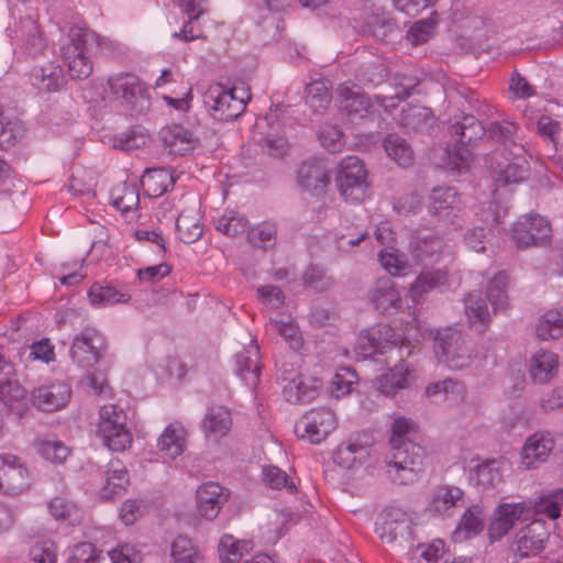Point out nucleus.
Instances as JSON below:
<instances>
[{
    "label": "nucleus",
    "instance_id": "1",
    "mask_svg": "<svg viewBox=\"0 0 563 563\" xmlns=\"http://www.w3.org/2000/svg\"><path fill=\"white\" fill-rule=\"evenodd\" d=\"M415 431V423L404 417L395 419L391 426L393 454L387 463V474L395 484H412L423 471V450L408 438Z\"/></svg>",
    "mask_w": 563,
    "mask_h": 563
},
{
    "label": "nucleus",
    "instance_id": "2",
    "mask_svg": "<svg viewBox=\"0 0 563 563\" xmlns=\"http://www.w3.org/2000/svg\"><path fill=\"white\" fill-rule=\"evenodd\" d=\"M434 340V353L451 369L467 367L474 356V344L465 335L451 328L430 331Z\"/></svg>",
    "mask_w": 563,
    "mask_h": 563
},
{
    "label": "nucleus",
    "instance_id": "3",
    "mask_svg": "<svg viewBox=\"0 0 563 563\" xmlns=\"http://www.w3.org/2000/svg\"><path fill=\"white\" fill-rule=\"evenodd\" d=\"M250 98L249 91L243 88H227L220 82H214L205 92L203 102L216 120L231 121L244 112Z\"/></svg>",
    "mask_w": 563,
    "mask_h": 563
},
{
    "label": "nucleus",
    "instance_id": "4",
    "mask_svg": "<svg viewBox=\"0 0 563 563\" xmlns=\"http://www.w3.org/2000/svg\"><path fill=\"white\" fill-rule=\"evenodd\" d=\"M96 433L103 444L113 452L125 451L133 441L126 427V413L113 404L100 408Z\"/></svg>",
    "mask_w": 563,
    "mask_h": 563
},
{
    "label": "nucleus",
    "instance_id": "5",
    "mask_svg": "<svg viewBox=\"0 0 563 563\" xmlns=\"http://www.w3.org/2000/svg\"><path fill=\"white\" fill-rule=\"evenodd\" d=\"M69 37L70 43L63 47L68 74L73 79H86L92 74L93 65L89 54L98 43V36L87 29H71Z\"/></svg>",
    "mask_w": 563,
    "mask_h": 563
},
{
    "label": "nucleus",
    "instance_id": "6",
    "mask_svg": "<svg viewBox=\"0 0 563 563\" xmlns=\"http://www.w3.org/2000/svg\"><path fill=\"white\" fill-rule=\"evenodd\" d=\"M525 147L514 144V150L505 148L503 153L495 154V165L492 166L490 176L497 186L520 184L530 176V164L525 156Z\"/></svg>",
    "mask_w": 563,
    "mask_h": 563
},
{
    "label": "nucleus",
    "instance_id": "7",
    "mask_svg": "<svg viewBox=\"0 0 563 563\" xmlns=\"http://www.w3.org/2000/svg\"><path fill=\"white\" fill-rule=\"evenodd\" d=\"M335 183L346 201H363L369 187L364 163L357 156L344 157L339 164Z\"/></svg>",
    "mask_w": 563,
    "mask_h": 563
},
{
    "label": "nucleus",
    "instance_id": "8",
    "mask_svg": "<svg viewBox=\"0 0 563 563\" xmlns=\"http://www.w3.org/2000/svg\"><path fill=\"white\" fill-rule=\"evenodd\" d=\"M450 129L455 141L462 146L454 152H449V165L452 169L462 172L467 169L471 163V152L466 146L481 140L485 135L486 129L472 114L463 115L462 120L454 122Z\"/></svg>",
    "mask_w": 563,
    "mask_h": 563
},
{
    "label": "nucleus",
    "instance_id": "9",
    "mask_svg": "<svg viewBox=\"0 0 563 563\" xmlns=\"http://www.w3.org/2000/svg\"><path fill=\"white\" fill-rule=\"evenodd\" d=\"M375 532L385 543L408 544L415 541L413 525L410 516L398 507L385 509L376 521Z\"/></svg>",
    "mask_w": 563,
    "mask_h": 563
},
{
    "label": "nucleus",
    "instance_id": "10",
    "mask_svg": "<svg viewBox=\"0 0 563 563\" xmlns=\"http://www.w3.org/2000/svg\"><path fill=\"white\" fill-rule=\"evenodd\" d=\"M32 475L24 462L11 453H0V490L19 495L30 489Z\"/></svg>",
    "mask_w": 563,
    "mask_h": 563
},
{
    "label": "nucleus",
    "instance_id": "11",
    "mask_svg": "<svg viewBox=\"0 0 563 563\" xmlns=\"http://www.w3.org/2000/svg\"><path fill=\"white\" fill-rule=\"evenodd\" d=\"M551 225L541 216L520 218L512 228L511 238L518 249L544 244L551 238Z\"/></svg>",
    "mask_w": 563,
    "mask_h": 563
},
{
    "label": "nucleus",
    "instance_id": "12",
    "mask_svg": "<svg viewBox=\"0 0 563 563\" xmlns=\"http://www.w3.org/2000/svg\"><path fill=\"white\" fill-rule=\"evenodd\" d=\"M336 428V418L328 408L312 409L297 423L296 432L311 443H320Z\"/></svg>",
    "mask_w": 563,
    "mask_h": 563
},
{
    "label": "nucleus",
    "instance_id": "13",
    "mask_svg": "<svg viewBox=\"0 0 563 563\" xmlns=\"http://www.w3.org/2000/svg\"><path fill=\"white\" fill-rule=\"evenodd\" d=\"M104 345V338L98 330L85 328L73 341L71 358L81 367H92L99 362Z\"/></svg>",
    "mask_w": 563,
    "mask_h": 563
},
{
    "label": "nucleus",
    "instance_id": "14",
    "mask_svg": "<svg viewBox=\"0 0 563 563\" xmlns=\"http://www.w3.org/2000/svg\"><path fill=\"white\" fill-rule=\"evenodd\" d=\"M372 439L367 434H357L340 443L332 453L333 463L344 470L363 465L371 455Z\"/></svg>",
    "mask_w": 563,
    "mask_h": 563
},
{
    "label": "nucleus",
    "instance_id": "15",
    "mask_svg": "<svg viewBox=\"0 0 563 563\" xmlns=\"http://www.w3.org/2000/svg\"><path fill=\"white\" fill-rule=\"evenodd\" d=\"M299 187L313 195L325 191L331 177L327 164L322 159H308L300 164L296 173Z\"/></svg>",
    "mask_w": 563,
    "mask_h": 563
},
{
    "label": "nucleus",
    "instance_id": "16",
    "mask_svg": "<svg viewBox=\"0 0 563 563\" xmlns=\"http://www.w3.org/2000/svg\"><path fill=\"white\" fill-rule=\"evenodd\" d=\"M107 85L110 93L117 100L134 103L147 95L146 84L133 73H118L111 75Z\"/></svg>",
    "mask_w": 563,
    "mask_h": 563
},
{
    "label": "nucleus",
    "instance_id": "17",
    "mask_svg": "<svg viewBox=\"0 0 563 563\" xmlns=\"http://www.w3.org/2000/svg\"><path fill=\"white\" fill-rule=\"evenodd\" d=\"M283 394L289 402H309L318 396L319 382L300 373L285 372L282 377Z\"/></svg>",
    "mask_w": 563,
    "mask_h": 563
},
{
    "label": "nucleus",
    "instance_id": "18",
    "mask_svg": "<svg viewBox=\"0 0 563 563\" xmlns=\"http://www.w3.org/2000/svg\"><path fill=\"white\" fill-rule=\"evenodd\" d=\"M532 510L525 503L500 505L495 519L489 526V536L493 539H500L506 536L521 520H528Z\"/></svg>",
    "mask_w": 563,
    "mask_h": 563
},
{
    "label": "nucleus",
    "instance_id": "19",
    "mask_svg": "<svg viewBox=\"0 0 563 563\" xmlns=\"http://www.w3.org/2000/svg\"><path fill=\"white\" fill-rule=\"evenodd\" d=\"M229 490L214 482L205 483L197 489V509L201 517L212 520L229 500Z\"/></svg>",
    "mask_w": 563,
    "mask_h": 563
},
{
    "label": "nucleus",
    "instance_id": "20",
    "mask_svg": "<svg viewBox=\"0 0 563 563\" xmlns=\"http://www.w3.org/2000/svg\"><path fill=\"white\" fill-rule=\"evenodd\" d=\"M549 539L545 522L533 520L522 528L516 539V553L522 559L539 554Z\"/></svg>",
    "mask_w": 563,
    "mask_h": 563
},
{
    "label": "nucleus",
    "instance_id": "21",
    "mask_svg": "<svg viewBox=\"0 0 563 563\" xmlns=\"http://www.w3.org/2000/svg\"><path fill=\"white\" fill-rule=\"evenodd\" d=\"M71 396L70 386L63 382L40 386L32 391V404L43 411H56L66 406Z\"/></svg>",
    "mask_w": 563,
    "mask_h": 563
},
{
    "label": "nucleus",
    "instance_id": "22",
    "mask_svg": "<svg viewBox=\"0 0 563 563\" xmlns=\"http://www.w3.org/2000/svg\"><path fill=\"white\" fill-rule=\"evenodd\" d=\"M554 448V440L549 432L538 431L531 434L521 450V464L526 468H534L548 460Z\"/></svg>",
    "mask_w": 563,
    "mask_h": 563
},
{
    "label": "nucleus",
    "instance_id": "23",
    "mask_svg": "<svg viewBox=\"0 0 563 563\" xmlns=\"http://www.w3.org/2000/svg\"><path fill=\"white\" fill-rule=\"evenodd\" d=\"M449 285V272L445 268H424L417 276L409 288V296L413 302L421 301L433 290L442 291Z\"/></svg>",
    "mask_w": 563,
    "mask_h": 563
},
{
    "label": "nucleus",
    "instance_id": "24",
    "mask_svg": "<svg viewBox=\"0 0 563 563\" xmlns=\"http://www.w3.org/2000/svg\"><path fill=\"white\" fill-rule=\"evenodd\" d=\"M336 93L340 107L349 115L364 118L369 113L371 100L356 85L349 81L340 84Z\"/></svg>",
    "mask_w": 563,
    "mask_h": 563
},
{
    "label": "nucleus",
    "instance_id": "25",
    "mask_svg": "<svg viewBox=\"0 0 563 563\" xmlns=\"http://www.w3.org/2000/svg\"><path fill=\"white\" fill-rule=\"evenodd\" d=\"M559 364L560 361L556 353L540 349L529 360V375L534 383L545 384L556 376Z\"/></svg>",
    "mask_w": 563,
    "mask_h": 563
},
{
    "label": "nucleus",
    "instance_id": "26",
    "mask_svg": "<svg viewBox=\"0 0 563 563\" xmlns=\"http://www.w3.org/2000/svg\"><path fill=\"white\" fill-rule=\"evenodd\" d=\"M159 135L164 146L173 155L184 156L190 153L197 142L194 133L179 124L163 128Z\"/></svg>",
    "mask_w": 563,
    "mask_h": 563
},
{
    "label": "nucleus",
    "instance_id": "27",
    "mask_svg": "<svg viewBox=\"0 0 563 563\" xmlns=\"http://www.w3.org/2000/svg\"><path fill=\"white\" fill-rule=\"evenodd\" d=\"M31 82L38 91L55 92L65 86L66 79L59 64L47 62L32 69Z\"/></svg>",
    "mask_w": 563,
    "mask_h": 563
},
{
    "label": "nucleus",
    "instance_id": "28",
    "mask_svg": "<svg viewBox=\"0 0 563 563\" xmlns=\"http://www.w3.org/2000/svg\"><path fill=\"white\" fill-rule=\"evenodd\" d=\"M413 371L405 363L396 364L375 380L377 390L385 396H395L399 390L410 386Z\"/></svg>",
    "mask_w": 563,
    "mask_h": 563
},
{
    "label": "nucleus",
    "instance_id": "29",
    "mask_svg": "<svg viewBox=\"0 0 563 563\" xmlns=\"http://www.w3.org/2000/svg\"><path fill=\"white\" fill-rule=\"evenodd\" d=\"M232 427V416L224 406H214L207 410L201 429L208 439L219 440L228 434Z\"/></svg>",
    "mask_w": 563,
    "mask_h": 563
},
{
    "label": "nucleus",
    "instance_id": "30",
    "mask_svg": "<svg viewBox=\"0 0 563 563\" xmlns=\"http://www.w3.org/2000/svg\"><path fill=\"white\" fill-rule=\"evenodd\" d=\"M409 251L419 264L428 265L441 258L444 243L435 235L415 236L410 241Z\"/></svg>",
    "mask_w": 563,
    "mask_h": 563
},
{
    "label": "nucleus",
    "instance_id": "31",
    "mask_svg": "<svg viewBox=\"0 0 563 563\" xmlns=\"http://www.w3.org/2000/svg\"><path fill=\"white\" fill-rule=\"evenodd\" d=\"M371 300L376 310L386 314H394L401 307L400 294L390 279H379L376 283Z\"/></svg>",
    "mask_w": 563,
    "mask_h": 563
},
{
    "label": "nucleus",
    "instance_id": "32",
    "mask_svg": "<svg viewBox=\"0 0 563 563\" xmlns=\"http://www.w3.org/2000/svg\"><path fill=\"white\" fill-rule=\"evenodd\" d=\"M15 38L30 55H36L46 47V40L37 21L30 16L20 20L15 30Z\"/></svg>",
    "mask_w": 563,
    "mask_h": 563
},
{
    "label": "nucleus",
    "instance_id": "33",
    "mask_svg": "<svg viewBox=\"0 0 563 563\" xmlns=\"http://www.w3.org/2000/svg\"><path fill=\"white\" fill-rule=\"evenodd\" d=\"M410 563H448L450 551L441 539H433L428 543H419L407 553Z\"/></svg>",
    "mask_w": 563,
    "mask_h": 563
},
{
    "label": "nucleus",
    "instance_id": "34",
    "mask_svg": "<svg viewBox=\"0 0 563 563\" xmlns=\"http://www.w3.org/2000/svg\"><path fill=\"white\" fill-rule=\"evenodd\" d=\"M129 483V473L120 462H110L106 472V483L100 490V495L103 499H112L122 495Z\"/></svg>",
    "mask_w": 563,
    "mask_h": 563
},
{
    "label": "nucleus",
    "instance_id": "35",
    "mask_svg": "<svg viewBox=\"0 0 563 563\" xmlns=\"http://www.w3.org/2000/svg\"><path fill=\"white\" fill-rule=\"evenodd\" d=\"M236 373L249 385L255 386L261 374L260 350L252 346L239 353L235 357Z\"/></svg>",
    "mask_w": 563,
    "mask_h": 563
},
{
    "label": "nucleus",
    "instance_id": "36",
    "mask_svg": "<svg viewBox=\"0 0 563 563\" xmlns=\"http://www.w3.org/2000/svg\"><path fill=\"white\" fill-rule=\"evenodd\" d=\"M391 330L387 327L372 328L363 331L357 338V349L364 356L383 354L389 345L387 340Z\"/></svg>",
    "mask_w": 563,
    "mask_h": 563
},
{
    "label": "nucleus",
    "instance_id": "37",
    "mask_svg": "<svg viewBox=\"0 0 563 563\" xmlns=\"http://www.w3.org/2000/svg\"><path fill=\"white\" fill-rule=\"evenodd\" d=\"M141 184L150 197H159L174 186L175 177L169 169L151 168L142 176Z\"/></svg>",
    "mask_w": 563,
    "mask_h": 563
},
{
    "label": "nucleus",
    "instance_id": "38",
    "mask_svg": "<svg viewBox=\"0 0 563 563\" xmlns=\"http://www.w3.org/2000/svg\"><path fill=\"white\" fill-rule=\"evenodd\" d=\"M158 449L166 456L175 459L180 455L186 445V430L180 423H170L158 439Z\"/></svg>",
    "mask_w": 563,
    "mask_h": 563
},
{
    "label": "nucleus",
    "instance_id": "39",
    "mask_svg": "<svg viewBox=\"0 0 563 563\" xmlns=\"http://www.w3.org/2000/svg\"><path fill=\"white\" fill-rule=\"evenodd\" d=\"M110 200L112 206L122 213L136 210L140 203L137 185L126 181L115 185L111 189Z\"/></svg>",
    "mask_w": 563,
    "mask_h": 563
},
{
    "label": "nucleus",
    "instance_id": "40",
    "mask_svg": "<svg viewBox=\"0 0 563 563\" xmlns=\"http://www.w3.org/2000/svg\"><path fill=\"white\" fill-rule=\"evenodd\" d=\"M332 101L331 84L325 79H317L306 87V103L314 113H323Z\"/></svg>",
    "mask_w": 563,
    "mask_h": 563
},
{
    "label": "nucleus",
    "instance_id": "41",
    "mask_svg": "<svg viewBox=\"0 0 563 563\" xmlns=\"http://www.w3.org/2000/svg\"><path fill=\"white\" fill-rule=\"evenodd\" d=\"M463 496L464 493L456 486H438L431 495L430 508L437 514H446L462 504Z\"/></svg>",
    "mask_w": 563,
    "mask_h": 563
},
{
    "label": "nucleus",
    "instance_id": "42",
    "mask_svg": "<svg viewBox=\"0 0 563 563\" xmlns=\"http://www.w3.org/2000/svg\"><path fill=\"white\" fill-rule=\"evenodd\" d=\"M0 399L19 415L26 409L29 400L25 388L18 380L12 379L0 383Z\"/></svg>",
    "mask_w": 563,
    "mask_h": 563
},
{
    "label": "nucleus",
    "instance_id": "43",
    "mask_svg": "<svg viewBox=\"0 0 563 563\" xmlns=\"http://www.w3.org/2000/svg\"><path fill=\"white\" fill-rule=\"evenodd\" d=\"M176 230L185 243L198 241L203 233V225L200 222L198 212L183 211L176 220Z\"/></svg>",
    "mask_w": 563,
    "mask_h": 563
},
{
    "label": "nucleus",
    "instance_id": "44",
    "mask_svg": "<svg viewBox=\"0 0 563 563\" xmlns=\"http://www.w3.org/2000/svg\"><path fill=\"white\" fill-rule=\"evenodd\" d=\"M88 297L91 305L96 307L115 305L130 300V295L122 292L110 285H102L99 283L91 285L88 291Z\"/></svg>",
    "mask_w": 563,
    "mask_h": 563
},
{
    "label": "nucleus",
    "instance_id": "45",
    "mask_svg": "<svg viewBox=\"0 0 563 563\" xmlns=\"http://www.w3.org/2000/svg\"><path fill=\"white\" fill-rule=\"evenodd\" d=\"M249 227L247 218L238 210H227L216 220L217 230L231 238L247 232Z\"/></svg>",
    "mask_w": 563,
    "mask_h": 563
},
{
    "label": "nucleus",
    "instance_id": "46",
    "mask_svg": "<svg viewBox=\"0 0 563 563\" xmlns=\"http://www.w3.org/2000/svg\"><path fill=\"white\" fill-rule=\"evenodd\" d=\"M387 155L401 167H408L413 163V152L409 144L397 134H389L384 141Z\"/></svg>",
    "mask_w": 563,
    "mask_h": 563
},
{
    "label": "nucleus",
    "instance_id": "47",
    "mask_svg": "<svg viewBox=\"0 0 563 563\" xmlns=\"http://www.w3.org/2000/svg\"><path fill=\"white\" fill-rule=\"evenodd\" d=\"M430 201L433 212L438 214H448L449 210H459L461 205L457 191L453 187L433 188Z\"/></svg>",
    "mask_w": 563,
    "mask_h": 563
},
{
    "label": "nucleus",
    "instance_id": "48",
    "mask_svg": "<svg viewBox=\"0 0 563 563\" xmlns=\"http://www.w3.org/2000/svg\"><path fill=\"white\" fill-rule=\"evenodd\" d=\"M252 550V542L236 540L232 536H223L219 543V555L222 563H236Z\"/></svg>",
    "mask_w": 563,
    "mask_h": 563
},
{
    "label": "nucleus",
    "instance_id": "49",
    "mask_svg": "<svg viewBox=\"0 0 563 563\" xmlns=\"http://www.w3.org/2000/svg\"><path fill=\"white\" fill-rule=\"evenodd\" d=\"M507 461L503 459L488 460L476 468V482L482 487H493L501 482L503 471Z\"/></svg>",
    "mask_w": 563,
    "mask_h": 563
},
{
    "label": "nucleus",
    "instance_id": "50",
    "mask_svg": "<svg viewBox=\"0 0 563 563\" xmlns=\"http://www.w3.org/2000/svg\"><path fill=\"white\" fill-rule=\"evenodd\" d=\"M172 556L175 563H205L202 553L189 538L184 536H179L174 540Z\"/></svg>",
    "mask_w": 563,
    "mask_h": 563
},
{
    "label": "nucleus",
    "instance_id": "51",
    "mask_svg": "<svg viewBox=\"0 0 563 563\" xmlns=\"http://www.w3.org/2000/svg\"><path fill=\"white\" fill-rule=\"evenodd\" d=\"M482 530L481 511L478 508L472 507L465 510L453 536L456 541H462L478 534Z\"/></svg>",
    "mask_w": 563,
    "mask_h": 563
},
{
    "label": "nucleus",
    "instance_id": "52",
    "mask_svg": "<svg viewBox=\"0 0 563 563\" xmlns=\"http://www.w3.org/2000/svg\"><path fill=\"white\" fill-rule=\"evenodd\" d=\"M536 332L543 341L560 338L563 334V314L556 310L547 311L540 318Z\"/></svg>",
    "mask_w": 563,
    "mask_h": 563
},
{
    "label": "nucleus",
    "instance_id": "53",
    "mask_svg": "<svg viewBox=\"0 0 563 563\" xmlns=\"http://www.w3.org/2000/svg\"><path fill=\"white\" fill-rule=\"evenodd\" d=\"M34 446L40 455L53 463L64 462L69 454V449L62 441L46 437H38Z\"/></svg>",
    "mask_w": 563,
    "mask_h": 563
},
{
    "label": "nucleus",
    "instance_id": "54",
    "mask_svg": "<svg viewBox=\"0 0 563 563\" xmlns=\"http://www.w3.org/2000/svg\"><path fill=\"white\" fill-rule=\"evenodd\" d=\"M507 283L508 275L505 272H499L488 284L487 297L495 312L504 311L508 307V296L506 294Z\"/></svg>",
    "mask_w": 563,
    "mask_h": 563
},
{
    "label": "nucleus",
    "instance_id": "55",
    "mask_svg": "<svg viewBox=\"0 0 563 563\" xmlns=\"http://www.w3.org/2000/svg\"><path fill=\"white\" fill-rule=\"evenodd\" d=\"M433 122V117L428 108L411 106L402 110L400 117V124L407 129L415 131L422 130L430 126Z\"/></svg>",
    "mask_w": 563,
    "mask_h": 563
},
{
    "label": "nucleus",
    "instance_id": "56",
    "mask_svg": "<svg viewBox=\"0 0 563 563\" xmlns=\"http://www.w3.org/2000/svg\"><path fill=\"white\" fill-rule=\"evenodd\" d=\"M277 228L272 222H262L247 230V240L255 247L266 249L276 242Z\"/></svg>",
    "mask_w": 563,
    "mask_h": 563
},
{
    "label": "nucleus",
    "instance_id": "57",
    "mask_svg": "<svg viewBox=\"0 0 563 563\" xmlns=\"http://www.w3.org/2000/svg\"><path fill=\"white\" fill-rule=\"evenodd\" d=\"M378 260L383 268L391 276H405L410 269L408 261L397 250H382Z\"/></svg>",
    "mask_w": 563,
    "mask_h": 563
},
{
    "label": "nucleus",
    "instance_id": "58",
    "mask_svg": "<svg viewBox=\"0 0 563 563\" xmlns=\"http://www.w3.org/2000/svg\"><path fill=\"white\" fill-rule=\"evenodd\" d=\"M263 482L273 489H285L290 494L297 492L294 481L277 466H265L263 468Z\"/></svg>",
    "mask_w": 563,
    "mask_h": 563
},
{
    "label": "nucleus",
    "instance_id": "59",
    "mask_svg": "<svg viewBox=\"0 0 563 563\" xmlns=\"http://www.w3.org/2000/svg\"><path fill=\"white\" fill-rule=\"evenodd\" d=\"M437 23L433 16L415 22L407 31V41L415 46L427 43L434 35Z\"/></svg>",
    "mask_w": 563,
    "mask_h": 563
},
{
    "label": "nucleus",
    "instance_id": "60",
    "mask_svg": "<svg viewBox=\"0 0 563 563\" xmlns=\"http://www.w3.org/2000/svg\"><path fill=\"white\" fill-rule=\"evenodd\" d=\"M465 311L471 325L479 324L485 328L489 321V312L486 303L476 295L470 294L465 299Z\"/></svg>",
    "mask_w": 563,
    "mask_h": 563
},
{
    "label": "nucleus",
    "instance_id": "61",
    "mask_svg": "<svg viewBox=\"0 0 563 563\" xmlns=\"http://www.w3.org/2000/svg\"><path fill=\"white\" fill-rule=\"evenodd\" d=\"M273 329L282 335L289 346L298 350L302 346V336L298 325L292 320H271Z\"/></svg>",
    "mask_w": 563,
    "mask_h": 563
},
{
    "label": "nucleus",
    "instance_id": "62",
    "mask_svg": "<svg viewBox=\"0 0 563 563\" xmlns=\"http://www.w3.org/2000/svg\"><path fill=\"white\" fill-rule=\"evenodd\" d=\"M100 551L90 542H81L70 549L67 563H99Z\"/></svg>",
    "mask_w": 563,
    "mask_h": 563
},
{
    "label": "nucleus",
    "instance_id": "63",
    "mask_svg": "<svg viewBox=\"0 0 563 563\" xmlns=\"http://www.w3.org/2000/svg\"><path fill=\"white\" fill-rule=\"evenodd\" d=\"M563 506V490L555 492L548 497L541 498L536 504V512L544 515L549 519H558L561 516V508Z\"/></svg>",
    "mask_w": 563,
    "mask_h": 563
},
{
    "label": "nucleus",
    "instance_id": "64",
    "mask_svg": "<svg viewBox=\"0 0 563 563\" xmlns=\"http://www.w3.org/2000/svg\"><path fill=\"white\" fill-rule=\"evenodd\" d=\"M32 563H57V545L45 540L36 542L30 550Z\"/></svg>",
    "mask_w": 563,
    "mask_h": 563
}]
</instances>
